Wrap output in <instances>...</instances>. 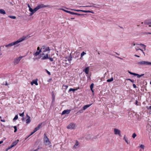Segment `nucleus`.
Instances as JSON below:
<instances>
[{
  "instance_id": "f257e3e1",
  "label": "nucleus",
  "mask_w": 151,
  "mask_h": 151,
  "mask_svg": "<svg viewBox=\"0 0 151 151\" xmlns=\"http://www.w3.org/2000/svg\"><path fill=\"white\" fill-rule=\"evenodd\" d=\"M42 53L40 54V56L38 58L39 59L42 57V60H46L49 59L51 61L53 60V58L50 57V55H49L50 49L48 47H45V46H43L42 47Z\"/></svg>"
},
{
  "instance_id": "f03ea898",
  "label": "nucleus",
  "mask_w": 151,
  "mask_h": 151,
  "mask_svg": "<svg viewBox=\"0 0 151 151\" xmlns=\"http://www.w3.org/2000/svg\"><path fill=\"white\" fill-rule=\"evenodd\" d=\"M26 37H22L19 39L18 40L15 42H11L8 45H5V47L7 48V49H9L11 47L17 45L19 43H20L24 40L26 39Z\"/></svg>"
},
{
  "instance_id": "7ed1b4c3",
  "label": "nucleus",
  "mask_w": 151,
  "mask_h": 151,
  "mask_svg": "<svg viewBox=\"0 0 151 151\" xmlns=\"http://www.w3.org/2000/svg\"><path fill=\"white\" fill-rule=\"evenodd\" d=\"M137 64L142 65H151V62L145 61H141L139 62Z\"/></svg>"
},
{
  "instance_id": "20e7f679",
  "label": "nucleus",
  "mask_w": 151,
  "mask_h": 151,
  "mask_svg": "<svg viewBox=\"0 0 151 151\" xmlns=\"http://www.w3.org/2000/svg\"><path fill=\"white\" fill-rule=\"evenodd\" d=\"M76 127V124L73 123H71L67 126V128L70 130L75 129Z\"/></svg>"
},
{
  "instance_id": "39448f33",
  "label": "nucleus",
  "mask_w": 151,
  "mask_h": 151,
  "mask_svg": "<svg viewBox=\"0 0 151 151\" xmlns=\"http://www.w3.org/2000/svg\"><path fill=\"white\" fill-rule=\"evenodd\" d=\"M44 144L46 145H49L50 143V142L49 141V139L47 137L45 134H44Z\"/></svg>"
},
{
  "instance_id": "423d86ee",
  "label": "nucleus",
  "mask_w": 151,
  "mask_h": 151,
  "mask_svg": "<svg viewBox=\"0 0 151 151\" xmlns=\"http://www.w3.org/2000/svg\"><path fill=\"white\" fill-rule=\"evenodd\" d=\"M114 132L115 135H118L119 136H121V131L119 129L115 128L114 129Z\"/></svg>"
},
{
  "instance_id": "0eeeda50",
  "label": "nucleus",
  "mask_w": 151,
  "mask_h": 151,
  "mask_svg": "<svg viewBox=\"0 0 151 151\" xmlns=\"http://www.w3.org/2000/svg\"><path fill=\"white\" fill-rule=\"evenodd\" d=\"M42 51V48L40 49V47H38L37 49V51L34 53L33 55L35 56H37Z\"/></svg>"
},
{
  "instance_id": "6e6552de",
  "label": "nucleus",
  "mask_w": 151,
  "mask_h": 151,
  "mask_svg": "<svg viewBox=\"0 0 151 151\" xmlns=\"http://www.w3.org/2000/svg\"><path fill=\"white\" fill-rule=\"evenodd\" d=\"M22 57H20L15 58L14 61L13 63L14 65L18 64L21 60Z\"/></svg>"
},
{
  "instance_id": "1a4fd4ad",
  "label": "nucleus",
  "mask_w": 151,
  "mask_h": 151,
  "mask_svg": "<svg viewBox=\"0 0 151 151\" xmlns=\"http://www.w3.org/2000/svg\"><path fill=\"white\" fill-rule=\"evenodd\" d=\"M49 7V6L48 5H44L43 4H39L36 7L37 9H40L41 8H42L44 7Z\"/></svg>"
},
{
  "instance_id": "9d476101",
  "label": "nucleus",
  "mask_w": 151,
  "mask_h": 151,
  "mask_svg": "<svg viewBox=\"0 0 151 151\" xmlns=\"http://www.w3.org/2000/svg\"><path fill=\"white\" fill-rule=\"evenodd\" d=\"M71 111L70 110H64L62 113V115H64L65 114H68L70 113Z\"/></svg>"
},
{
  "instance_id": "9b49d317",
  "label": "nucleus",
  "mask_w": 151,
  "mask_h": 151,
  "mask_svg": "<svg viewBox=\"0 0 151 151\" xmlns=\"http://www.w3.org/2000/svg\"><path fill=\"white\" fill-rule=\"evenodd\" d=\"M79 143L77 141H76V143L73 146V149H77L79 147Z\"/></svg>"
},
{
  "instance_id": "f8f14e48",
  "label": "nucleus",
  "mask_w": 151,
  "mask_h": 151,
  "mask_svg": "<svg viewBox=\"0 0 151 151\" xmlns=\"http://www.w3.org/2000/svg\"><path fill=\"white\" fill-rule=\"evenodd\" d=\"M135 50H136V51H137L139 50L140 51L144 54V55L145 56V53L143 52V50L142 49L139 48V47H138L136 46V47H135Z\"/></svg>"
},
{
  "instance_id": "ddd939ff",
  "label": "nucleus",
  "mask_w": 151,
  "mask_h": 151,
  "mask_svg": "<svg viewBox=\"0 0 151 151\" xmlns=\"http://www.w3.org/2000/svg\"><path fill=\"white\" fill-rule=\"evenodd\" d=\"M26 116L27 117L28 119L26 120V123L28 124L29 123L31 122L30 120V117L28 114H27Z\"/></svg>"
},
{
  "instance_id": "4468645a",
  "label": "nucleus",
  "mask_w": 151,
  "mask_h": 151,
  "mask_svg": "<svg viewBox=\"0 0 151 151\" xmlns=\"http://www.w3.org/2000/svg\"><path fill=\"white\" fill-rule=\"evenodd\" d=\"M83 71H84L86 74H88L89 71V67H86L84 69Z\"/></svg>"
},
{
  "instance_id": "2eb2a0df",
  "label": "nucleus",
  "mask_w": 151,
  "mask_h": 151,
  "mask_svg": "<svg viewBox=\"0 0 151 151\" xmlns=\"http://www.w3.org/2000/svg\"><path fill=\"white\" fill-rule=\"evenodd\" d=\"M41 125H42V123H41L40 124H39L38 125V126L37 127H36L35 129H34V130L36 132L41 127Z\"/></svg>"
},
{
  "instance_id": "dca6fc26",
  "label": "nucleus",
  "mask_w": 151,
  "mask_h": 151,
  "mask_svg": "<svg viewBox=\"0 0 151 151\" xmlns=\"http://www.w3.org/2000/svg\"><path fill=\"white\" fill-rule=\"evenodd\" d=\"M65 59H67V60L69 61L70 62L72 60V57H71V54H70V55L68 57H66L65 58Z\"/></svg>"
},
{
  "instance_id": "f3484780",
  "label": "nucleus",
  "mask_w": 151,
  "mask_h": 151,
  "mask_svg": "<svg viewBox=\"0 0 151 151\" xmlns=\"http://www.w3.org/2000/svg\"><path fill=\"white\" fill-rule=\"evenodd\" d=\"M60 9V10H62L64 11V12H66L70 13V14H73V12H70V11H68L65 10L64 9Z\"/></svg>"
},
{
  "instance_id": "a211bd4d",
  "label": "nucleus",
  "mask_w": 151,
  "mask_h": 151,
  "mask_svg": "<svg viewBox=\"0 0 151 151\" xmlns=\"http://www.w3.org/2000/svg\"><path fill=\"white\" fill-rule=\"evenodd\" d=\"M91 104H90L87 105H86L84 106H83V110H85L88 108L89 107H90L91 105Z\"/></svg>"
},
{
  "instance_id": "6ab92c4d",
  "label": "nucleus",
  "mask_w": 151,
  "mask_h": 151,
  "mask_svg": "<svg viewBox=\"0 0 151 151\" xmlns=\"http://www.w3.org/2000/svg\"><path fill=\"white\" fill-rule=\"evenodd\" d=\"M19 141V140L18 139L15 141L14 142H13L12 143V145L14 147L18 143Z\"/></svg>"
},
{
  "instance_id": "aec40b11",
  "label": "nucleus",
  "mask_w": 151,
  "mask_h": 151,
  "mask_svg": "<svg viewBox=\"0 0 151 151\" xmlns=\"http://www.w3.org/2000/svg\"><path fill=\"white\" fill-rule=\"evenodd\" d=\"M0 13L1 14H5L6 13L5 11L4 10L2 9H0Z\"/></svg>"
},
{
  "instance_id": "412c9836",
  "label": "nucleus",
  "mask_w": 151,
  "mask_h": 151,
  "mask_svg": "<svg viewBox=\"0 0 151 151\" xmlns=\"http://www.w3.org/2000/svg\"><path fill=\"white\" fill-rule=\"evenodd\" d=\"M38 10V9L37 8V7H35V9H32V10L31 11H30L31 12H33L34 13L36 12Z\"/></svg>"
},
{
  "instance_id": "4be33fe9",
  "label": "nucleus",
  "mask_w": 151,
  "mask_h": 151,
  "mask_svg": "<svg viewBox=\"0 0 151 151\" xmlns=\"http://www.w3.org/2000/svg\"><path fill=\"white\" fill-rule=\"evenodd\" d=\"M32 83L33 84H35L36 85H38L37 83V80H33L32 81Z\"/></svg>"
},
{
  "instance_id": "5701e85b",
  "label": "nucleus",
  "mask_w": 151,
  "mask_h": 151,
  "mask_svg": "<svg viewBox=\"0 0 151 151\" xmlns=\"http://www.w3.org/2000/svg\"><path fill=\"white\" fill-rule=\"evenodd\" d=\"M82 12H83L85 13H91L93 14L94 13L93 12L91 11H84L82 10Z\"/></svg>"
},
{
  "instance_id": "b1692460",
  "label": "nucleus",
  "mask_w": 151,
  "mask_h": 151,
  "mask_svg": "<svg viewBox=\"0 0 151 151\" xmlns=\"http://www.w3.org/2000/svg\"><path fill=\"white\" fill-rule=\"evenodd\" d=\"M86 54V53L84 52H83L81 54L80 59H81L83 56Z\"/></svg>"
},
{
  "instance_id": "393cba45",
  "label": "nucleus",
  "mask_w": 151,
  "mask_h": 151,
  "mask_svg": "<svg viewBox=\"0 0 151 151\" xmlns=\"http://www.w3.org/2000/svg\"><path fill=\"white\" fill-rule=\"evenodd\" d=\"M93 86H94V84L93 83H92L91 85H90V89L91 90V91H92L93 92Z\"/></svg>"
},
{
  "instance_id": "a878e982",
  "label": "nucleus",
  "mask_w": 151,
  "mask_h": 151,
  "mask_svg": "<svg viewBox=\"0 0 151 151\" xmlns=\"http://www.w3.org/2000/svg\"><path fill=\"white\" fill-rule=\"evenodd\" d=\"M151 22V19L150 21L149 22L147 21H145L144 22V23L145 24H151V23H150Z\"/></svg>"
},
{
  "instance_id": "bb28decb",
  "label": "nucleus",
  "mask_w": 151,
  "mask_h": 151,
  "mask_svg": "<svg viewBox=\"0 0 151 151\" xmlns=\"http://www.w3.org/2000/svg\"><path fill=\"white\" fill-rule=\"evenodd\" d=\"M113 78L112 77L110 79L107 80V82H111V81H113Z\"/></svg>"
},
{
  "instance_id": "cd10ccee",
  "label": "nucleus",
  "mask_w": 151,
  "mask_h": 151,
  "mask_svg": "<svg viewBox=\"0 0 151 151\" xmlns=\"http://www.w3.org/2000/svg\"><path fill=\"white\" fill-rule=\"evenodd\" d=\"M8 17H9L10 18L12 19H15L16 18V17L15 16H9Z\"/></svg>"
},
{
  "instance_id": "c85d7f7f",
  "label": "nucleus",
  "mask_w": 151,
  "mask_h": 151,
  "mask_svg": "<svg viewBox=\"0 0 151 151\" xmlns=\"http://www.w3.org/2000/svg\"><path fill=\"white\" fill-rule=\"evenodd\" d=\"M123 139H124V141L126 142L127 143V144H128V142L127 140V139L126 138V137L125 136H124Z\"/></svg>"
},
{
  "instance_id": "c756f323",
  "label": "nucleus",
  "mask_w": 151,
  "mask_h": 151,
  "mask_svg": "<svg viewBox=\"0 0 151 151\" xmlns=\"http://www.w3.org/2000/svg\"><path fill=\"white\" fill-rule=\"evenodd\" d=\"M73 14L76 15H80V16H82V15H84V14H78V13H74V12H73Z\"/></svg>"
},
{
  "instance_id": "7c9ffc66",
  "label": "nucleus",
  "mask_w": 151,
  "mask_h": 151,
  "mask_svg": "<svg viewBox=\"0 0 151 151\" xmlns=\"http://www.w3.org/2000/svg\"><path fill=\"white\" fill-rule=\"evenodd\" d=\"M137 136L136 134L135 133L133 134L132 135V137L133 138H134Z\"/></svg>"
},
{
  "instance_id": "2f4dec72",
  "label": "nucleus",
  "mask_w": 151,
  "mask_h": 151,
  "mask_svg": "<svg viewBox=\"0 0 151 151\" xmlns=\"http://www.w3.org/2000/svg\"><path fill=\"white\" fill-rule=\"evenodd\" d=\"M18 118V116L17 115H16L14 118L13 119V120L14 121L15 120H17Z\"/></svg>"
},
{
  "instance_id": "473e14b6",
  "label": "nucleus",
  "mask_w": 151,
  "mask_h": 151,
  "mask_svg": "<svg viewBox=\"0 0 151 151\" xmlns=\"http://www.w3.org/2000/svg\"><path fill=\"white\" fill-rule=\"evenodd\" d=\"M27 6L29 8V10L30 12V11H31L32 10V8L29 5V4H28Z\"/></svg>"
},
{
  "instance_id": "72a5a7b5",
  "label": "nucleus",
  "mask_w": 151,
  "mask_h": 151,
  "mask_svg": "<svg viewBox=\"0 0 151 151\" xmlns=\"http://www.w3.org/2000/svg\"><path fill=\"white\" fill-rule=\"evenodd\" d=\"M83 110H84L83 109H81L78 111V113H81L83 112Z\"/></svg>"
},
{
  "instance_id": "f704fd0d",
  "label": "nucleus",
  "mask_w": 151,
  "mask_h": 151,
  "mask_svg": "<svg viewBox=\"0 0 151 151\" xmlns=\"http://www.w3.org/2000/svg\"><path fill=\"white\" fill-rule=\"evenodd\" d=\"M14 132H17V127L16 126H14Z\"/></svg>"
},
{
  "instance_id": "c9c22d12",
  "label": "nucleus",
  "mask_w": 151,
  "mask_h": 151,
  "mask_svg": "<svg viewBox=\"0 0 151 151\" xmlns=\"http://www.w3.org/2000/svg\"><path fill=\"white\" fill-rule=\"evenodd\" d=\"M13 147H14L12 145H11L6 150H8L12 148Z\"/></svg>"
},
{
  "instance_id": "e433bc0d",
  "label": "nucleus",
  "mask_w": 151,
  "mask_h": 151,
  "mask_svg": "<svg viewBox=\"0 0 151 151\" xmlns=\"http://www.w3.org/2000/svg\"><path fill=\"white\" fill-rule=\"evenodd\" d=\"M128 73L130 74L131 75H133L134 76H135V73H132L130 71H128Z\"/></svg>"
},
{
  "instance_id": "4c0bfd02",
  "label": "nucleus",
  "mask_w": 151,
  "mask_h": 151,
  "mask_svg": "<svg viewBox=\"0 0 151 151\" xmlns=\"http://www.w3.org/2000/svg\"><path fill=\"white\" fill-rule=\"evenodd\" d=\"M35 132H36V131L34 130L33 132H32L31 134L28 137H29L31 135H32V134H33Z\"/></svg>"
},
{
  "instance_id": "58836bf2",
  "label": "nucleus",
  "mask_w": 151,
  "mask_h": 151,
  "mask_svg": "<svg viewBox=\"0 0 151 151\" xmlns=\"http://www.w3.org/2000/svg\"><path fill=\"white\" fill-rule=\"evenodd\" d=\"M139 45L140 46H144V48L145 50V47H146V46L145 45H144V44H139Z\"/></svg>"
},
{
  "instance_id": "ea45409f",
  "label": "nucleus",
  "mask_w": 151,
  "mask_h": 151,
  "mask_svg": "<svg viewBox=\"0 0 151 151\" xmlns=\"http://www.w3.org/2000/svg\"><path fill=\"white\" fill-rule=\"evenodd\" d=\"M71 10H74L75 11H76L77 12H82V10H76V9H71Z\"/></svg>"
},
{
  "instance_id": "a19ab883",
  "label": "nucleus",
  "mask_w": 151,
  "mask_h": 151,
  "mask_svg": "<svg viewBox=\"0 0 151 151\" xmlns=\"http://www.w3.org/2000/svg\"><path fill=\"white\" fill-rule=\"evenodd\" d=\"M137 76V77L138 78H140V77H141V76H140V75H139V74H137V73H135V76Z\"/></svg>"
},
{
  "instance_id": "79ce46f5",
  "label": "nucleus",
  "mask_w": 151,
  "mask_h": 151,
  "mask_svg": "<svg viewBox=\"0 0 151 151\" xmlns=\"http://www.w3.org/2000/svg\"><path fill=\"white\" fill-rule=\"evenodd\" d=\"M144 147H145V146L144 145H141L140 146V147L141 148H142L143 149H144Z\"/></svg>"
},
{
  "instance_id": "37998d69",
  "label": "nucleus",
  "mask_w": 151,
  "mask_h": 151,
  "mask_svg": "<svg viewBox=\"0 0 151 151\" xmlns=\"http://www.w3.org/2000/svg\"><path fill=\"white\" fill-rule=\"evenodd\" d=\"M126 80H129V81H130L132 83L134 82V80H131V79H129V78L127 79Z\"/></svg>"
},
{
  "instance_id": "c03bdc74",
  "label": "nucleus",
  "mask_w": 151,
  "mask_h": 151,
  "mask_svg": "<svg viewBox=\"0 0 151 151\" xmlns=\"http://www.w3.org/2000/svg\"><path fill=\"white\" fill-rule=\"evenodd\" d=\"M75 91V89H74L72 88H70L69 90V91Z\"/></svg>"
},
{
  "instance_id": "a18cd8bd",
  "label": "nucleus",
  "mask_w": 151,
  "mask_h": 151,
  "mask_svg": "<svg viewBox=\"0 0 151 151\" xmlns=\"http://www.w3.org/2000/svg\"><path fill=\"white\" fill-rule=\"evenodd\" d=\"M19 115L20 116H24V112H23V113L21 114H19Z\"/></svg>"
},
{
  "instance_id": "49530a36",
  "label": "nucleus",
  "mask_w": 151,
  "mask_h": 151,
  "mask_svg": "<svg viewBox=\"0 0 151 151\" xmlns=\"http://www.w3.org/2000/svg\"><path fill=\"white\" fill-rule=\"evenodd\" d=\"M63 87L64 88L65 87V88H68V86L67 85H63Z\"/></svg>"
},
{
  "instance_id": "de8ad7c7",
  "label": "nucleus",
  "mask_w": 151,
  "mask_h": 151,
  "mask_svg": "<svg viewBox=\"0 0 151 151\" xmlns=\"http://www.w3.org/2000/svg\"><path fill=\"white\" fill-rule=\"evenodd\" d=\"M138 102L137 100H136V102H135V104L136 105H138V104H137Z\"/></svg>"
},
{
  "instance_id": "09e8293b",
  "label": "nucleus",
  "mask_w": 151,
  "mask_h": 151,
  "mask_svg": "<svg viewBox=\"0 0 151 151\" xmlns=\"http://www.w3.org/2000/svg\"><path fill=\"white\" fill-rule=\"evenodd\" d=\"M133 87H134V88H136V85L135 84H133Z\"/></svg>"
},
{
  "instance_id": "8fccbe9b",
  "label": "nucleus",
  "mask_w": 151,
  "mask_h": 151,
  "mask_svg": "<svg viewBox=\"0 0 151 151\" xmlns=\"http://www.w3.org/2000/svg\"><path fill=\"white\" fill-rule=\"evenodd\" d=\"M134 56H135V57H138V58H139V57H140L138 55H136V54L134 55Z\"/></svg>"
},
{
  "instance_id": "3c124183",
  "label": "nucleus",
  "mask_w": 151,
  "mask_h": 151,
  "mask_svg": "<svg viewBox=\"0 0 151 151\" xmlns=\"http://www.w3.org/2000/svg\"><path fill=\"white\" fill-rule=\"evenodd\" d=\"M37 58H33V59L34 60V61H35L36 60H37Z\"/></svg>"
},
{
  "instance_id": "603ef678",
  "label": "nucleus",
  "mask_w": 151,
  "mask_h": 151,
  "mask_svg": "<svg viewBox=\"0 0 151 151\" xmlns=\"http://www.w3.org/2000/svg\"><path fill=\"white\" fill-rule=\"evenodd\" d=\"M47 73H48V74L49 75H50V73L48 71H47Z\"/></svg>"
},
{
  "instance_id": "864d4df0",
  "label": "nucleus",
  "mask_w": 151,
  "mask_h": 151,
  "mask_svg": "<svg viewBox=\"0 0 151 151\" xmlns=\"http://www.w3.org/2000/svg\"><path fill=\"white\" fill-rule=\"evenodd\" d=\"M1 122H5V120H4L1 119Z\"/></svg>"
},
{
  "instance_id": "5fc2aeb1",
  "label": "nucleus",
  "mask_w": 151,
  "mask_h": 151,
  "mask_svg": "<svg viewBox=\"0 0 151 151\" xmlns=\"http://www.w3.org/2000/svg\"><path fill=\"white\" fill-rule=\"evenodd\" d=\"M31 13L30 14V16L32 15L33 14H34L33 12H31Z\"/></svg>"
},
{
  "instance_id": "6e6d98bb",
  "label": "nucleus",
  "mask_w": 151,
  "mask_h": 151,
  "mask_svg": "<svg viewBox=\"0 0 151 151\" xmlns=\"http://www.w3.org/2000/svg\"><path fill=\"white\" fill-rule=\"evenodd\" d=\"M147 34H150V32H147L146 33Z\"/></svg>"
},
{
  "instance_id": "4d7b16f0",
  "label": "nucleus",
  "mask_w": 151,
  "mask_h": 151,
  "mask_svg": "<svg viewBox=\"0 0 151 151\" xmlns=\"http://www.w3.org/2000/svg\"><path fill=\"white\" fill-rule=\"evenodd\" d=\"M67 60H63V62H62V63H63V61H67Z\"/></svg>"
},
{
  "instance_id": "13d9d810",
  "label": "nucleus",
  "mask_w": 151,
  "mask_h": 151,
  "mask_svg": "<svg viewBox=\"0 0 151 151\" xmlns=\"http://www.w3.org/2000/svg\"><path fill=\"white\" fill-rule=\"evenodd\" d=\"M144 74H141V75H140V76L142 77V76H144Z\"/></svg>"
},
{
  "instance_id": "bf43d9fd",
  "label": "nucleus",
  "mask_w": 151,
  "mask_h": 151,
  "mask_svg": "<svg viewBox=\"0 0 151 151\" xmlns=\"http://www.w3.org/2000/svg\"><path fill=\"white\" fill-rule=\"evenodd\" d=\"M144 74H141V75H140V76L142 77V76H144Z\"/></svg>"
},
{
  "instance_id": "052dcab7",
  "label": "nucleus",
  "mask_w": 151,
  "mask_h": 151,
  "mask_svg": "<svg viewBox=\"0 0 151 151\" xmlns=\"http://www.w3.org/2000/svg\"><path fill=\"white\" fill-rule=\"evenodd\" d=\"M3 142V141H0V144L2 143Z\"/></svg>"
},
{
  "instance_id": "680f3d73",
  "label": "nucleus",
  "mask_w": 151,
  "mask_h": 151,
  "mask_svg": "<svg viewBox=\"0 0 151 151\" xmlns=\"http://www.w3.org/2000/svg\"><path fill=\"white\" fill-rule=\"evenodd\" d=\"M31 85H33V84H33V83H32V82H31Z\"/></svg>"
},
{
  "instance_id": "e2e57ef3",
  "label": "nucleus",
  "mask_w": 151,
  "mask_h": 151,
  "mask_svg": "<svg viewBox=\"0 0 151 151\" xmlns=\"http://www.w3.org/2000/svg\"><path fill=\"white\" fill-rule=\"evenodd\" d=\"M10 4H11L12 5H13V4H12V2H10Z\"/></svg>"
},
{
  "instance_id": "0e129e2a",
  "label": "nucleus",
  "mask_w": 151,
  "mask_h": 151,
  "mask_svg": "<svg viewBox=\"0 0 151 151\" xmlns=\"http://www.w3.org/2000/svg\"><path fill=\"white\" fill-rule=\"evenodd\" d=\"M86 7H91L92 6H86Z\"/></svg>"
},
{
  "instance_id": "69168bd1",
  "label": "nucleus",
  "mask_w": 151,
  "mask_h": 151,
  "mask_svg": "<svg viewBox=\"0 0 151 151\" xmlns=\"http://www.w3.org/2000/svg\"><path fill=\"white\" fill-rule=\"evenodd\" d=\"M8 85V84L7 83V82H6L5 85Z\"/></svg>"
},
{
  "instance_id": "338daca9",
  "label": "nucleus",
  "mask_w": 151,
  "mask_h": 151,
  "mask_svg": "<svg viewBox=\"0 0 151 151\" xmlns=\"http://www.w3.org/2000/svg\"><path fill=\"white\" fill-rule=\"evenodd\" d=\"M75 19V18H71V19Z\"/></svg>"
},
{
  "instance_id": "774afa93",
  "label": "nucleus",
  "mask_w": 151,
  "mask_h": 151,
  "mask_svg": "<svg viewBox=\"0 0 151 151\" xmlns=\"http://www.w3.org/2000/svg\"><path fill=\"white\" fill-rule=\"evenodd\" d=\"M149 109H151V106L149 107Z\"/></svg>"
}]
</instances>
